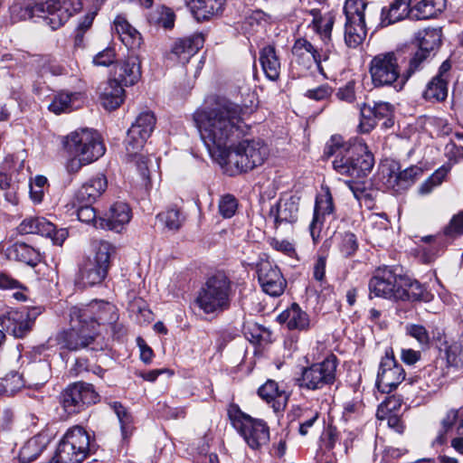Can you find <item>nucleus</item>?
Instances as JSON below:
<instances>
[{"label": "nucleus", "mask_w": 463, "mask_h": 463, "mask_svg": "<svg viewBox=\"0 0 463 463\" xmlns=\"http://www.w3.org/2000/svg\"><path fill=\"white\" fill-rule=\"evenodd\" d=\"M268 242L272 249L280 251L288 256H293V254H295V248L293 244L288 241L269 238Z\"/></svg>", "instance_id": "obj_58"}, {"label": "nucleus", "mask_w": 463, "mask_h": 463, "mask_svg": "<svg viewBox=\"0 0 463 463\" xmlns=\"http://www.w3.org/2000/svg\"><path fill=\"white\" fill-rule=\"evenodd\" d=\"M156 218L167 229L176 231L184 222V217L178 209L171 208L157 214Z\"/></svg>", "instance_id": "obj_49"}, {"label": "nucleus", "mask_w": 463, "mask_h": 463, "mask_svg": "<svg viewBox=\"0 0 463 463\" xmlns=\"http://www.w3.org/2000/svg\"><path fill=\"white\" fill-rule=\"evenodd\" d=\"M396 400H388L382 402L377 410L376 417L380 420H386L387 425L393 429L396 432L402 433L403 431V425L400 417L392 412L396 409Z\"/></svg>", "instance_id": "obj_44"}, {"label": "nucleus", "mask_w": 463, "mask_h": 463, "mask_svg": "<svg viewBox=\"0 0 463 463\" xmlns=\"http://www.w3.org/2000/svg\"><path fill=\"white\" fill-rule=\"evenodd\" d=\"M333 211L332 198L329 194L317 197L313 220L309 225L310 234L314 241L319 237L322 217L331 213Z\"/></svg>", "instance_id": "obj_38"}, {"label": "nucleus", "mask_w": 463, "mask_h": 463, "mask_svg": "<svg viewBox=\"0 0 463 463\" xmlns=\"http://www.w3.org/2000/svg\"><path fill=\"white\" fill-rule=\"evenodd\" d=\"M121 42L129 50H136L140 47L142 38L140 33L132 26L121 37Z\"/></svg>", "instance_id": "obj_57"}, {"label": "nucleus", "mask_w": 463, "mask_h": 463, "mask_svg": "<svg viewBox=\"0 0 463 463\" xmlns=\"http://www.w3.org/2000/svg\"><path fill=\"white\" fill-rule=\"evenodd\" d=\"M115 60V52L111 48H107L99 52L93 59L95 65L109 66Z\"/></svg>", "instance_id": "obj_59"}, {"label": "nucleus", "mask_w": 463, "mask_h": 463, "mask_svg": "<svg viewBox=\"0 0 463 463\" xmlns=\"http://www.w3.org/2000/svg\"><path fill=\"white\" fill-rule=\"evenodd\" d=\"M110 406L118 418L123 434H127V432L130 429V425L132 422L131 415L128 412L126 408L123 407L122 404L118 402H114L113 403L110 404Z\"/></svg>", "instance_id": "obj_54"}, {"label": "nucleus", "mask_w": 463, "mask_h": 463, "mask_svg": "<svg viewBox=\"0 0 463 463\" xmlns=\"http://www.w3.org/2000/svg\"><path fill=\"white\" fill-rule=\"evenodd\" d=\"M347 146H345L344 137L339 135L331 137L326 144L324 155L327 158L335 156L332 162L334 169L340 175L347 174Z\"/></svg>", "instance_id": "obj_29"}, {"label": "nucleus", "mask_w": 463, "mask_h": 463, "mask_svg": "<svg viewBox=\"0 0 463 463\" xmlns=\"http://www.w3.org/2000/svg\"><path fill=\"white\" fill-rule=\"evenodd\" d=\"M156 121L152 112L140 113L128 129L125 140L128 163L137 171L140 184L145 186L150 184L151 171L158 167L157 163L153 162L149 156L141 153L147 138L155 129Z\"/></svg>", "instance_id": "obj_2"}, {"label": "nucleus", "mask_w": 463, "mask_h": 463, "mask_svg": "<svg viewBox=\"0 0 463 463\" xmlns=\"http://www.w3.org/2000/svg\"><path fill=\"white\" fill-rule=\"evenodd\" d=\"M49 442L46 435L38 434L29 439L19 452V460L22 463H30L35 460L43 451Z\"/></svg>", "instance_id": "obj_41"}, {"label": "nucleus", "mask_w": 463, "mask_h": 463, "mask_svg": "<svg viewBox=\"0 0 463 463\" xmlns=\"http://www.w3.org/2000/svg\"><path fill=\"white\" fill-rule=\"evenodd\" d=\"M229 417L233 427L243 437L250 448L258 449L268 444L269 429L264 420L245 414L238 407H232L229 410Z\"/></svg>", "instance_id": "obj_10"}, {"label": "nucleus", "mask_w": 463, "mask_h": 463, "mask_svg": "<svg viewBox=\"0 0 463 463\" xmlns=\"http://www.w3.org/2000/svg\"><path fill=\"white\" fill-rule=\"evenodd\" d=\"M405 371L395 359L392 349L387 348L377 373V389L383 393H390L405 380Z\"/></svg>", "instance_id": "obj_14"}, {"label": "nucleus", "mask_w": 463, "mask_h": 463, "mask_svg": "<svg viewBox=\"0 0 463 463\" xmlns=\"http://www.w3.org/2000/svg\"><path fill=\"white\" fill-rule=\"evenodd\" d=\"M258 394L270 404L276 412L284 411L288 401L287 392L279 389V383L273 380H268L262 384L258 390Z\"/></svg>", "instance_id": "obj_30"}, {"label": "nucleus", "mask_w": 463, "mask_h": 463, "mask_svg": "<svg viewBox=\"0 0 463 463\" xmlns=\"http://www.w3.org/2000/svg\"><path fill=\"white\" fill-rule=\"evenodd\" d=\"M90 437L80 425L67 430L54 453L55 463H81L90 453Z\"/></svg>", "instance_id": "obj_7"}, {"label": "nucleus", "mask_w": 463, "mask_h": 463, "mask_svg": "<svg viewBox=\"0 0 463 463\" xmlns=\"http://www.w3.org/2000/svg\"><path fill=\"white\" fill-rule=\"evenodd\" d=\"M71 328L57 335V343L61 348L76 351L88 346L95 338L94 332L87 323L70 317Z\"/></svg>", "instance_id": "obj_17"}, {"label": "nucleus", "mask_w": 463, "mask_h": 463, "mask_svg": "<svg viewBox=\"0 0 463 463\" xmlns=\"http://www.w3.org/2000/svg\"><path fill=\"white\" fill-rule=\"evenodd\" d=\"M293 61L301 66L303 70H308L313 65L321 71V55L317 49L307 39L298 38L292 46Z\"/></svg>", "instance_id": "obj_25"}, {"label": "nucleus", "mask_w": 463, "mask_h": 463, "mask_svg": "<svg viewBox=\"0 0 463 463\" xmlns=\"http://www.w3.org/2000/svg\"><path fill=\"white\" fill-rule=\"evenodd\" d=\"M107 179L104 175H98L89 179L75 194L78 203H92L107 188Z\"/></svg>", "instance_id": "obj_32"}, {"label": "nucleus", "mask_w": 463, "mask_h": 463, "mask_svg": "<svg viewBox=\"0 0 463 463\" xmlns=\"http://www.w3.org/2000/svg\"><path fill=\"white\" fill-rule=\"evenodd\" d=\"M1 384L0 393L12 395L24 385V381L21 374L12 371L1 378Z\"/></svg>", "instance_id": "obj_48"}, {"label": "nucleus", "mask_w": 463, "mask_h": 463, "mask_svg": "<svg viewBox=\"0 0 463 463\" xmlns=\"http://www.w3.org/2000/svg\"><path fill=\"white\" fill-rule=\"evenodd\" d=\"M77 216L78 219L82 222H94L95 225H99V220L96 217L95 209L91 206L92 203H78Z\"/></svg>", "instance_id": "obj_56"}, {"label": "nucleus", "mask_w": 463, "mask_h": 463, "mask_svg": "<svg viewBox=\"0 0 463 463\" xmlns=\"http://www.w3.org/2000/svg\"><path fill=\"white\" fill-rule=\"evenodd\" d=\"M449 173V168L446 166H441L437 169L427 180H425L419 187V193L421 195H426L430 194L433 188L439 185L446 175Z\"/></svg>", "instance_id": "obj_50"}, {"label": "nucleus", "mask_w": 463, "mask_h": 463, "mask_svg": "<svg viewBox=\"0 0 463 463\" xmlns=\"http://www.w3.org/2000/svg\"><path fill=\"white\" fill-rule=\"evenodd\" d=\"M94 255L87 258L80 269V280L84 286H94L104 280L110 267L111 257L115 254V247L100 241L94 244Z\"/></svg>", "instance_id": "obj_9"}, {"label": "nucleus", "mask_w": 463, "mask_h": 463, "mask_svg": "<svg viewBox=\"0 0 463 463\" xmlns=\"http://www.w3.org/2000/svg\"><path fill=\"white\" fill-rule=\"evenodd\" d=\"M269 149L260 139H243L231 145L220 162L233 165L240 172H248L261 165L268 158Z\"/></svg>", "instance_id": "obj_6"}, {"label": "nucleus", "mask_w": 463, "mask_h": 463, "mask_svg": "<svg viewBox=\"0 0 463 463\" xmlns=\"http://www.w3.org/2000/svg\"><path fill=\"white\" fill-rule=\"evenodd\" d=\"M260 61L266 77L276 80L279 77L280 61L272 45L265 46L260 50Z\"/></svg>", "instance_id": "obj_42"}, {"label": "nucleus", "mask_w": 463, "mask_h": 463, "mask_svg": "<svg viewBox=\"0 0 463 463\" xmlns=\"http://www.w3.org/2000/svg\"><path fill=\"white\" fill-rule=\"evenodd\" d=\"M27 63L39 78H45L48 75L60 76L65 72V69L50 55H32Z\"/></svg>", "instance_id": "obj_34"}, {"label": "nucleus", "mask_w": 463, "mask_h": 463, "mask_svg": "<svg viewBox=\"0 0 463 463\" xmlns=\"http://www.w3.org/2000/svg\"><path fill=\"white\" fill-rule=\"evenodd\" d=\"M141 78V63L134 53L114 66V79L122 86H132Z\"/></svg>", "instance_id": "obj_26"}, {"label": "nucleus", "mask_w": 463, "mask_h": 463, "mask_svg": "<svg viewBox=\"0 0 463 463\" xmlns=\"http://www.w3.org/2000/svg\"><path fill=\"white\" fill-rule=\"evenodd\" d=\"M401 292H404L402 299L411 301L430 302L433 298V295L418 281L411 282L406 289L401 288Z\"/></svg>", "instance_id": "obj_46"}, {"label": "nucleus", "mask_w": 463, "mask_h": 463, "mask_svg": "<svg viewBox=\"0 0 463 463\" xmlns=\"http://www.w3.org/2000/svg\"><path fill=\"white\" fill-rule=\"evenodd\" d=\"M416 42L419 50L411 58L405 80L416 71L421 62L427 59L430 52L437 49L441 43V30L439 28H426L416 33Z\"/></svg>", "instance_id": "obj_16"}, {"label": "nucleus", "mask_w": 463, "mask_h": 463, "mask_svg": "<svg viewBox=\"0 0 463 463\" xmlns=\"http://www.w3.org/2000/svg\"><path fill=\"white\" fill-rule=\"evenodd\" d=\"M300 198L297 195H283L272 205L269 212L276 227L281 224L294 223L298 217Z\"/></svg>", "instance_id": "obj_24"}, {"label": "nucleus", "mask_w": 463, "mask_h": 463, "mask_svg": "<svg viewBox=\"0 0 463 463\" xmlns=\"http://www.w3.org/2000/svg\"><path fill=\"white\" fill-rule=\"evenodd\" d=\"M94 17H95V13H90V14H87L83 17L82 21L80 22V24L78 25V33L76 35V42L81 41V39L83 37L82 33L91 26Z\"/></svg>", "instance_id": "obj_64"}, {"label": "nucleus", "mask_w": 463, "mask_h": 463, "mask_svg": "<svg viewBox=\"0 0 463 463\" xmlns=\"http://www.w3.org/2000/svg\"><path fill=\"white\" fill-rule=\"evenodd\" d=\"M371 293L384 298H403L404 292L397 285L396 275L389 269H379L369 283Z\"/></svg>", "instance_id": "obj_23"}, {"label": "nucleus", "mask_w": 463, "mask_h": 463, "mask_svg": "<svg viewBox=\"0 0 463 463\" xmlns=\"http://www.w3.org/2000/svg\"><path fill=\"white\" fill-rule=\"evenodd\" d=\"M82 8L80 0H31L23 5L14 4L11 7L13 17L18 20L43 18L52 30L62 26L72 15Z\"/></svg>", "instance_id": "obj_3"}, {"label": "nucleus", "mask_w": 463, "mask_h": 463, "mask_svg": "<svg viewBox=\"0 0 463 463\" xmlns=\"http://www.w3.org/2000/svg\"><path fill=\"white\" fill-rule=\"evenodd\" d=\"M63 146L68 156L81 157L85 162H94L105 153L100 136L89 128L71 132L66 137Z\"/></svg>", "instance_id": "obj_8"}, {"label": "nucleus", "mask_w": 463, "mask_h": 463, "mask_svg": "<svg viewBox=\"0 0 463 463\" xmlns=\"http://www.w3.org/2000/svg\"><path fill=\"white\" fill-rule=\"evenodd\" d=\"M449 375V366L443 360L428 364L420 374L411 380V384H416L417 388L426 393L436 392L445 383Z\"/></svg>", "instance_id": "obj_18"}, {"label": "nucleus", "mask_w": 463, "mask_h": 463, "mask_svg": "<svg viewBox=\"0 0 463 463\" xmlns=\"http://www.w3.org/2000/svg\"><path fill=\"white\" fill-rule=\"evenodd\" d=\"M326 259L324 256H319L316 260L313 268L314 279L321 284L325 282L326 277Z\"/></svg>", "instance_id": "obj_60"}, {"label": "nucleus", "mask_w": 463, "mask_h": 463, "mask_svg": "<svg viewBox=\"0 0 463 463\" xmlns=\"http://www.w3.org/2000/svg\"><path fill=\"white\" fill-rule=\"evenodd\" d=\"M99 395L90 383L79 382L69 385L61 393V402L69 414L79 413L98 402Z\"/></svg>", "instance_id": "obj_13"}, {"label": "nucleus", "mask_w": 463, "mask_h": 463, "mask_svg": "<svg viewBox=\"0 0 463 463\" xmlns=\"http://www.w3.org/2000/svg\"><path fill=\"white\" fill-rule=\"evenodd\" d=\"M278 321L280 324H286L287 327L290 330L306 329L308 326V317L301 310L299 306L296 303L278 316Z\"/></svg>", "instance_id": "obj_39"}, {"label": "nucleus", "mask_w": 463, "mask_h": 463, "mask_svg": "<svg viewBox=\"0 0 463 463\" xmlns=\"http://www.w3.org/2000/svg\"><path fill=\"white\" fill-rule=\"evenodd\" d=\"M234 290L232 280L222 272H218L203 284L194 298V305L204 315L219 316L229 310Z\"/></svg>", "instance_id": "obj_5"}, {"label": "nucleus", "mask_w": 463, "mask_h": 463, "mask_svg": "<svg viewBox=\"0 0 463 463\" xmlns=\"http://www.w3.org/2000/svg\"><path fill=\"white\" fill-rule=\"evenodd\" d=\"M238 200L231 194H223L218 202V212L224 219H230L235 215L238 210Z\"/></svg>", "instance_id": "obj_51"}, {"label": "nucleus", "mask_w": 463, "mask_h": 463, "mask_svg": "<svg viewBox=\"0 0 463 463\" xmlns=\"http://www.w3.org/2000/svg\"><path fill=\"white\" fill-rule=\"evenodd\" d=\"M365 0H349V48L362 44L367 31L364 21Z\"/></svg>", "instance_id": "obj_22"}, {"label": "nucleus", "mask_w": 463, "mask_h": 463, "mask_svg": "<svg viewBox=\"0 0 463 463\" xmlns=\"http://www.w3.org/2000/svg\"><path fill=\"white\" fill-rule=\"evenodd\" d=\"M82 103L83 99L80 92L60 91L53 96L48 109L50 111L59 115L77 109Z\"/></svg>", "instance_id": "obj_33"}, {"label": "nucleus", "mask_w": 463, "mask_h": 463, "mask_svg": "<svg viewBox=\"0 0 463 463\" xmlns=\"http://www.w3.org/2000/svg\"><path fill=\"white\" fill-rule=\"evenodd\" d=\"M400 52H384L374 56L371 61L370 73L375 86H389L401 76Z\"/></svg>", "instance_id": "obj_12"}, {"label": "nucleus", "mask_w": 463, "mask_h": 463, "mask_svg": "<svg viewBox=\"0 0 463 463\" xmlns=\"http://www.w3.org/2000/svg\"><path fill=\"white\" fill-rule=\"evenodd\" d=\"M392 106L387 102L374 103L373 107L363 104L359 108V124L357 126L361 133H368L376 125L378 119H385L383 126L385 128L392 127L393 121Z\"/></svg>", "instance_id": "obj_19"}, {"label": "nucleus", "mask_w": 463, "mask_h": 463, "mask_svg": "<svg viewBox=\"0 0 463 463\" xmlns=\"http://www.w3.org/2000/svg\"><path fill=\"white\" fill-rule=\"evenodd\" d=\"M194 18L198 21L207 20L220 14L224 5V0H184Z\"/></svg>", "instance_id": "obj_36"}, {"label": "nucleus", "mask_w": 463, "mask_h": 463, "mask_svg": "<svg viewBox=\"0 0 463 463\" xmlns=\"http://www.w3.org/2000/svg\"><path fill=\"white\" fill-rule=\"evenodd\" d=\"M258 279L262 290L272 297L283 294L287 281L279 269L269 261H261L258 264Z\"/></svg>", "instance_id": "obj_21"}, {"label": "nucleus", "mask_w": 463, "mask_h": 463, "mask_svg": "<svg viewBox=\"0 0 463 463\" xmlns=\"http://www.w3.org/2000/svg\"><path fill=\"white\" fill-rule=\"evenodd\" d=\"M47 185V178L43 175H37L30 182V197L35 203L43 201L44 188Z\"/></svg>", "instance_id": "obj_53"}, {"label": "nucleus", "mask_w": 463, "mask_h": 463, "mask_svg": "<svg viewBox=\"0 0 463 463\" xmlns=\"http://www.w3.org/2000/svg\"><path fill=\"white\" fill-rule=\"evenodd\" d=\"M408 335L416 339L420 345H428L430 343V335L426 327L418 324H408L405 326Z\"/></svg>", "instance_id": "obj_52"}, {"label": "nucleus", "mask_w": 463, "mask_h": 463, "mask_svg": "<svg viewBox=\"0 0 463 463\" xmlns=\"http://www.w3.org/2000/svg\"><path fill=\"white\" fill-rule=\"evenodd\" d=\"M131 219V210L125 203L118 202L111 205L104 217L99 219V226L120 232Z\"/></svg>", "instance_id": "obj_27"}, {"label": "nucleus", "mask_w": 463, "mask_h": 463, "mask_svg": "<svg viewBox=\"0 0 463 463\" xmlns=\"http://www.w3.org/2000/svg\"><path fill=\"white\" fill-rule=\"evenodd\" d=\"M444 234L455 238L463 234V212L454 215L449 224L444 228Z\"/></svg>", "instance_id": "obj_55"}, {"label": "nucleus", "mask_w": 463, "mask_h": 463, "mask_svg": "<svg viewBox=\"0 0 463 463\" xmlns=\"http://www.w3.org/2000/svg\"><path fill=\"white\" fill-rule=\"evenodd\" d=\"M204 37L202 33H194L189 37L179 39L172 48V53L175 55L183 64L188 62L190 58L196 54L203 46Z\"/></svg>", "instance_id": "obj_31"}, {"label": "nucleus", "mask_w": 463, "mask_h": 463, "mask_svg": "<svg viewBox=\"0 0 463 463\" xmlns=\"http://www.w3.org/2000/svg\"><path fill=\"white\" fill-rule=\"evenodd\" d=\"M311 13L314 16L312 21L313 29L322 37H329L334 24L333 16L330 14L322 16L317 9L312 10Z\"/></svg>", "instance_id": "obj_47"}, {"label": "nucleus", "mask_w": 463, "mask_h": 463, "mask_svg": "<svg viewBox=\"0 0 463 463\" xmlns=\"http://www.w3.org/2000/svg\"><path fill=\"white\" fill-rule=\"evenodd\" d=\"M446 5L447 0H420L412 6V16L414 18H433L444 11Z\"/></svg>", "instance_id": "obj_43"}, {"label": "nucleus", "mask_w": 463, "mask_h": 463, "mask_svg": "<svg viewBox=\"0 0 463 463\" xmlns=\"http://www.w3.org/2000/svg\"><path fill=\"white\" fill-rule=\"evenodd\" d=\"M20 234H39L49 237L56 245H61L68 237L66 229L56 230L55 226L43 217L25 218L17 227Z\"/></svg>", "instance_id": "obj_20"}, {"label": "nucleus", "mask_w": 463, "mask_h": 463, "mask_svg": "<svg viewBox=\"0 0 463 463\" xmlns=\"http://www.w3.org/2000/svg\"><path fill=\"white\" fill-rule=\"evenodd\" d=\"M335 371V359L326 358L322 363L305 368L301 376L297 379L298 384L308 390L320 389L334 380Z\"/></svg>", "instance_id": "obj_15"}, {"label": "nucleus", "mask_w": 463, "mask_h": 463, "mask_svg": "<svg viewBox=\"0 0 463 463\" xmlns=\"http://www.w3.org/2000/svg\"><path fill=\"white\" fill-rule=\"evenodd\" d=\"M391 173L389 174L387 184L390 187L397 190L404 189L413 184L419 177L421 176L423 171L421 167L417 165H412L405 168L402 171L396 172L395 170H399V167L396 165H392L390 169Z\"/></svg>", "instance_id": "obj_35"}, {"label": "nucleus", "mask_w": 463, "mask_h": 463, "mask_svg": "<svg viewBox=\"0 0 463 463\" xmlns=\"http://www.w3.org/2000/svg\"><path fill=\"white\" fill-rule=\"evenodd\" d=\"M319 417V413L317 411H311L310 415L307 417V419L303 420L299 423V434L305 436L308 433V430L314 425V423L317 420Z\"/></svg>", "instance_id": "obj_63"}, {"label": "nucleus", "mask_w": 463, "mask_h": 463, "mask_svg": "<svg viewBox=\"0 0 463 463\" xmlns=\"http://www.w3.org/2000/svg\"><path fill=\"white\" fill-rule=\"evenodd\" d=\"M331 95V90L327 86H320L314 90H308L306 96L315 100H322Z\"/></svg>", "instance_id": "obj_62"}, {"label": "nucleus", "mask_w": 463, "mask_h": 463, "mask_svg": "<svg viewBox=\"0 0 463 463\" xmlns=\"http://www.w3.org/2000/svg\"><path fill=\"white\" fill-rule=\"evenodd\" d=\"M241 114V108L230 101L194 112L195 125L212 157L223 159L234 139L244 133Z\"/></svg>", "instance_id": "obj_1"}, {"label": "nucleus", "mask_w": 463, "mask_h": 463, "mask_svg": "<svg viewBox=\"0 0 463 463\" xmlns=\"http://www.w3.org/2000/svg\"><path fill=\"white\" fill-rule=\"evenodd\" d=\"M8 256L31 267H35L42 260L39 250L24 242H15L8 248Z\"/></svg>", "instance_id": "obj_40"}, {"label": "nucleus", "mask_w": 463, "mask_h": 463, "mask_svg": "<svg viewBox=\"0 0 463 463\" xmlns=\"http://www.w3.org/2000/svg\"><path fill=\"white\" fill-rule=\"evenodd\" d=\"M137 344L140 350V358L145 364H150L154 355L153 350L142 337L137 338Z\"/></svg>", "instance_id": "obj_61"}, {"label": "nucleus", "mask_w": 463, "mask_h": 463, "mask_svg": "<svg viewBox=\"0 0 463 463\" xmlns=\"http://www.w3.org/2000/svg\"><path fill=\"white\" fill-rule=\"evenodd\" d=\"M349 190L361 206L370 209L373 207V190L367 176L374 165L373 156L362 142L349 147Z\"/></svg>", "instance_id": "obj_4"}, {"label": "nucleus", "mask_w": 463, "mask_h": 463, "mask_svg": "<svg viewBox=\"0 0 463 463\" xmlns=\"http://www.w3.org/2000/svg\"><path fill=\"white\" fill-rule=\"evenodd\" d=\"M448 81L433 77L427 84L423 97L430 101H442L448 96Z\"/></svg>", "instance_id": "obj_45"}, {"label": "nucleus", "mask_w": 463, "mask_h": 463, "mask_svg": "<svg viewBox=\"0 0 463 463\" xmlns=\"http://www.w3.org/2000/svg\"><path fill=\"white\" fill-rule=\"evenodd\" d=\"M99 100L107 110H115L125 99V90L117 80H109L99 87Z\"/></svg>", "instance_id": "obj_28"}, {"label": "nucleus", "mask_w": 463, "mask_h": 463, "mask_svg": "<svg viewBox=\"0 0 463 463\" xmlns=\"http://www.w3.org/2000/svg\"><path fill=\"white\" fill-rule=\"evenodd\" d=\"M411 0H393L388 8H383V22L388 24L396 23L405 17L412 20H426L427 18H414L412 16V7H410Z\"/></svg>", "instance_id": "obj_37"}, {"label": "nucleus", "mask_w": 463, "mask_h": 463, "mask_svg": "<svg viewBox=\"0 0 463 463\" xmlns=\"http://www.w3.org/2000/svg\"><path fill=\"white\" fill-rule=\"evenodd\" d=\"M71 317L87 323L96 335V326H112L118 319V309L115 305L104 300H92L88 305L80 307H72L70 309Z\"/></svg>", "instance_id": "obj_11"}]
</instances>
